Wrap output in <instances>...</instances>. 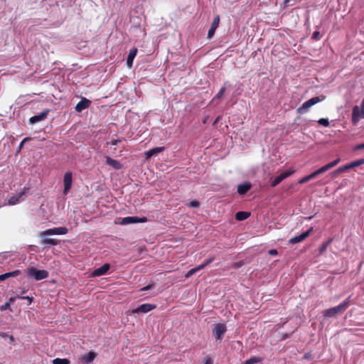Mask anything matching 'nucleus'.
<instances>
[{
  "label": "nucleus",
  "mask_w": 364,
  "mask_h": 364,
  "mask_svg": "<svg viewBox=\"0 0 364 364\" xmlns=\"http://www.w3.org/2000/svg\"><path fill=\"white\" fill-rule=\"evenodd\" d=\"M331 242V240H328V241L323 243L322 245L319 248V252L321 253L324 252L326 250L327 247L328 246V245L330 244Z\"/></svg>",
  "instance_id": "obj_33"
},
{
  "label": "nucleus",
  "mask_w": 364,
  "mask_h": 364,
  "mask_svg": "<svg viewBox=\"0 0 364 364\" xmlns=\"http://www.w3.org/2000/svg\"><path fill=\"white\" fill-rule=\"evenodd\" d=\"M350 306V297L347 298L339 305L326 309L323 311V316L326 318L333 317L337 314H343Z\"/></svg>",
  "instance_id": "obj_2"
},
{
  "label": "nucleus",
  "mask_w": 364,
  "mask_h": 364,
  "mask_svg": "<svg viewBox=\"0 0 364 364\" xmlns=\"http://www.w3.org/2000/svg\"><path fill=\"white\" fill-rule=\"evenodd\" d=\"M200 205V203L198 200H192L188 204V206L190 208H198Z\"/></svg>",
  "instance_id": "obj_35"
},
{
  "label": "nucleus",
  "mask_w": 364,
  "mask_h": 364,
  "mask_svg": "<svg viewBox=\"0 0 364 364\" xmlns=\"http://www.w3.org/2000/svg\"><path fill=\"white\" fill-rule=\"evenodd\" d=\"M97 355L95 351L91 350L85 355H80L78 360L82 364H90L95 359Z\"/></svg>",
  "instance_id": "obj_10"
},
{
  "label": "nucleus",
  "mask_w": 364,
  "mask_h": 364,
  "mask_svg": "<svg viewBox=\"0 0 364 364\" xmlns=\"http://www.w3.org/2000/svg\"><path fill=\"white\" fill-rule=\"evenodd\" d=\"M219 23H220V16H219V15H217L214 17L213 21L211 23L210 28L208 31V38H211L214 36L215 30L217 29V28L219 26Z\"/></svg>",
  "instance_id": "obj_13"
},
{
  "label": "nucleus",
  "mask_w": 364,
  "mask_h": 364,
  "mask_svg": "<svg viewBox=\"0 0 364 364\" xmlns=\"http://www.w3.org/2000/svg\"><path fill=\"white\" fill-rule=\"evenodd\" d=\"M21 299H26L28 301V305H30L33 301V296H22L21 297H18Z\"/></svg>",
  "instance_id": "obj_36"
},
{
  "label": "nucleus",
  "mask_w": 364,
  "mask_h": 364,
  "mask_svg": "<svg viewBox=\"0 0 364 364\" xmlns=\"http://www.w3.org/2000/svg\"><path fill=\"white\" fill-rule=\"evenodd\" d=\"M262 360V358L260 357L252 356L250 358L245 360L243 364H255L257 363H259Z\"/></svg>",
  "instance_id": "obj_25"
},
{
  "label": "nucleus",
  "mask_w": 364,
  "mask_h": 364,
  "mask_svg": "<svg viewBox=\"0 0 364 364\" xmlns=\"http://www.w3.org/2000/svg\"><path fill=\"white\" fill-rule=\"evenodd\" d=\"M21 296H21V295H17L16 297H17V298H18V297H21Z\"/></svg>",
  "instance_id": "obj_50"
},
{
  "label": "nucleus",
  "mask_w": 364,
  "mask_h": 364,
  "mask_svg": "<svg viewBox=\"0 0 364 364\" xmlns=\"http://www.w3.org/2000/svg\"><path fill=\"white\" fill-rule=\"evenodd\" d=\"M156 306L155 304H143L140 305L138 308L133 310L134 314H139V313H147L154 309H156Z\"/></svg>",
  "instance_id": "obj_12"
},
{
  "label": "nucleus",
  "mask_w": 364,
  "mask_h": 364,
  "mask_svg": "<svg viewBox=\"0 0 364 364\" xmlns=\"http://www.w3.org/2000/svg\"><path fill=\"white\" fill-rule=\"evenodd\" d=\"M241 265L242 264L240 263H236V264H234V267H241Z\"/></svg>",
  "instance_id": "obj_47"
},
{
  "label": "nucleus",
  "mask_w": 364,
  "mask_h": 364,
  "mask_svg": "<svg viewBox=\"0 0 364 364\" xmlns=\"http://www.w3.org/2000/svg\"><path fill=\"white\" fill-rule=\"evenodd\" d=\"M28 139H29V138L26 137V138H25V139H23L22 140V141L21 142V144H20V145H19V149H21V148L23 147V144H24L26 141H28Z\"/></svg>",
  "instance_id": "obj_45"
},
{
  "label": "nucleus",
  "mask_w": 364,
  "mask_h": 364,
  "mask_svg": "<svg viewBox=\"0 0 364 364\" xmlns=\"http://www.w3.org/2000/svg\"><path fill=\"white\" fill-rule=\"evenodd\" d=\"M215 258L214 257H212V258H210V259H206L203 264H201L200 265L198 266V267L200 268V269H203L205 267H206L207 265L210 264L211 262H213L214 261Z\"/></svg>",
  "instance_id": "obj_30"
},
{
  "label": "nucleus",
  "mask_w": 364,
  "mask_h": 364,
  "mask_svg": "<svg viewBox=\"0 0 364 364\" xmlns=\"http://www.w3.org/2000/svg\"><path fill=\"white\" fill-rule=\"evenodd\" d=\"M295 172L294 168H290L286 171H284L277 177L274 178H271L270 180V186L271 187H275L279 185L283 180L289 177Z\"/></svg>",
  "instance_id": "obj_4"
},
{
  "label": "nucleus",
  "mask_w": 364,
  "mask_h": 364,
  "mask_svg": "<svg viewBox=\"0 0 364 364\" xmlns=\"http://www.w3.org/2000/svg\"><path fill=\"white\" fill-rule=\"evenodd\" d=\"M122 139H124L123 138L122 139H114V140H112V141H110L109 144L112 146H114V145H117L119 142L122 141Z\"/></svg>",
  "instance_id": "obj_41"
},
{
  "label": "nucleus",
  "mask_w": 364,
  "mask_h": 364,
  "mask_svg": "<svg viewBox=\"0 0 364 364\" xmlns=\"http://www.w3.org/2000/svg\"><path fill=\"white\" fill-rule=\"evenodd\" d=\"M313 228H311L310 229H309L308 230H306V232H302L301 235H298V236H296V237H294L292 238H291L289 241V242L290 244H296V243H298V242H302L303 240H304L307 237H309V235H310L311 232L312 231Z\"/></svg>",
  "instance_id": "obj_11"
},
{
  "label": "nucleus",
  "mask_w": 364,
  "mask_h": 364,
  "mask_svg": "<svg viewBox=\"0 0 364 364\" xmlns=\"http://www.w3.org/2000/svg\"><path fill=\"white\" fill-rule=\"evenodd\" d=\"M110 265L108 263L104 264L102 267L95 269L92 275L93 277H99L105 274L107 271L109 269Z\"/></svg>",
  "instance_id": "obj_15"
},
{
  "label": "nucleus",
  "mask_w": 364,
  "mask_h": 364,
  "mask_svg": "<svg viewBox=\"0 0 364 364\" xmlns=\"http://www.w3.org/2000/svg\"><path fill=\"white\" fill-rule=\"evenodd\" d=\"M269 254L270 255H277L278 254V252L277 250L272 249L269 250Z\"/></svg>",
  "instance_id": "obj_43"
},
{
  "label": "nucleus",
  "mask_w": 364,
  "mask_h": 364,
  "mask_svg": "<svg viewBox=\"0 0 364 364\" xmlns=\"http://www.w3.org/2000/svg\"><path fill=\"white\" fill-rule=\"evenodd\" d=\"M21 274V271L18 269L14 270L11 272H7L0 275V282H3L10 277H17Z\"/></svg>",
  "instance_id": "obj_21"
},
{
  "label": "nucleus",
  "mask_w": 364,
  "mask_h": 364,
  "mask_svg": "<svg viewBox=\"0 0 364 364\" xmlns=\"http://www.w3.org/2000/svg\"><path fill=\"white\" fill-rule=\"evenodd\" d=\"M16 299H17V297H15V296L11 297L7 302H10V305H11L16 301Z\"/></svg>",
  "instance_id": "obj_46"
},
{
  "label": "nucleus",
  "mask_w": 364,
  "mask_h": 364,
  "mask_svg": "<svg viewBox=\"0 0 364 364\" xmlns=\"http://www.w3.org/2000/svg\"><path fill=\"white\" fill-rule=\"evenodd\" d=\"M312 39L315 41H318L320 39V32L318 31H316L312 34Z\"/></svg>",
  "instance_id": "obj_38"
},
{
  "label": "nucleus",
  "mask_w": 364,
  "mask_h": 364,
  "mask_svg": "<svg viewBox=\"0 0 364 364\" xmlns=\"http://www.w3.org/2000/svg\"><path fill=\"white\" fill-rule=\"evenodd\" d=\"M289 1H290V0H284V3H285V4H287V3H289Z\"/></svg>",
  "instance_id": "obj_49"
},
{
  "label": "nucleus",
  "mask_w": 364,
  "mask_h": 364,
  "mask_svg": "<svg viewBox=\"0 0 364 364\" xmlns=\"http://www.w3.org/2000/svg\"><path fill=\"white\" fill-rule=\"evenodd\" d=\"M317 176H318V174L317 173V171H314L313 173H311V174L308 175V176H306L304 177H303L302 178H301L298 183L299 184H303V183H305L308 181H309L310 180L316 178Z\"/></svg>",
  "instance_id": "obj_22"
},
{
  "label": "nucleus",
  "mask_w": 364,
  "mask_h": 364,
  "mask_svg": "<svg viewBox=\"0 0 364 364\" xmlns=\"http://www.w3.org/2000/svg\"><path fill=\"white\" fill-rule=\"evenodd\" d=\"M26 291H27V290H26V289H23V290L22 291L21 294H26Z\"/></svg>",
  "instance_id": "obj_48"
},
{
  "label": "nucleus",
  "mask_w": 364,
  "mask_h": 364,
  "mask_svg": "<svg viewBox=\"0 0 364 364\" xmlns=\"http://www.w3.org/2000/svg\"><path fill=\"white\" fill-rule=\"evenodd\" d=\"M250 215L249 212L239 211L235 215V219L239 221L245 220L247 219Z\"/></svg>",
  "instance_id": "obj_23"
},
{
  "label": "nucleus",
  "mask_w": 364,
  "mask_h": 364,
  "mask_svg": "<svg viewBox=\"0 0 364 364\" xmlns=\"http://www.w3.org/2000/svg\"><path fill=\"white\" fill-rule=\"evenodd\" d=\"M252 188V184L250 182H245L237 186V193L239 195H245Z\"/></svg>",
  "instance_id": "obj_17"
},
{
  "label": "nucleus",
  "mask_w": 364,
  "mask_h": 364,
  "mask_svg": "<svg viewBox=\"0 0 364 364\" xmlns=\"http://www.w3.org/2000/svg\"><path fill=\"white\" fill-rule=\"evenodd\" d=\"M204 364H213V360L210 358L205 359Z\"/></svg>",
  "instance_id": "obj_44"
},
{
  "label": "nucleus",
  "mask_w": 364,
  "mask_h": 364,
  "mask_svg": "<svg viewBox=\"0 0 364 364\" xmlns=\"http://www.w3.org/2000/svg\"><path fill=\"white\" fill-rule=\"evenodd\" d=\"M10 302H6L4 305L0 306V310L1 311H6L10 307Z\"/></svg>",
  "instance_id": "obj_39"
},
{
  "label": "nucleus",
  "mask_w": 364,
  "mask_h": 364,
  "mask_svg": "<svg viewBox=\"0 0 364 364\" xmlns=\"http://www.w3.org/2000/svg\"><path fill=\"white\" fill-rule=\"evenodd\" d=\"M137 53V48H132L129 53V55L127 56V65L129 68H131L133 65V60Z\"/></svg>",
  "instance_id": "obj_19"
},
{
  "label": "nucleus",
  "mask_w": 364,
  "mask_h": 364,
  "mask_svg": "<svg viewBox=\"0 0 364 364\" xmlns=\"http://www.w3.org/2000/svg\"><path fill=\"white\" fill-rule=\"evenodd\" d=\"M360 118H364V109H361L358 106H355L352 112V122L356 124Z\"/></svg>",
  "instance_id": "obj_9"
},
{
  "label": "nucleus",
  "mask_w": 364,
  "mask_h": 364,
  "mask_svg": "<svg viewBox=\"0 0 364 364\" xmlns=\"http://www.w3.org/2000/svg\"><path fill=\"white\" fill-rule=\"evenodd\" d=\"M340 161H341L340 158H338L336 160L328 163V166H330V168H331L336 166L340 162Z\"/></svg>",
  "instance_id": "obj_37"
},
{
  "label": "nucleus",
  "mask_w": 364,
  "mask_h": 364,
  "mask_svg": "<svg viewBox=\"0 0 364 364\" xmlns=\"http://www.w3.org/2000/svg\"><path fill=\"white\" fill-rule=\"evenodd\" d=\"M364 164V159H360L349 164L350 168H353Z\"/></svg>",
  "instance_id": "obj_26"
},
{
  "label": "nucleus",
  "mask_w": 364,
  "mask_h": 364,
  "mask_svg": "<svg viewBox=\"0 0 364 364\" xmlns=\"http://www.w3.org/2000/svg\"><path fill=\"white\" fill-rule=\"evenodd\" d=\"M360 149H364V143L357 144L353 149V151H358Z\"/></svg>",
  "instance_id": "obj_40"
},
{
  "label": "nucleus",
  "mask_w": 364,
  "mask_h": 364,
  "mask_svg": "<svg viewBox=\"0 0 364 364\" xmlns=\"http://www.w3.org/2000/svg\"><path fill=\"white\" fill-rule=\"evenodd\" d=\"M26 274L28 277H33L36 281L46 279L49 276L48 271L37 269L33 267L27 268Z\"/></svg>",
  "instance_id": "obj_3"
},
{
  "label": "nucleus",
  "mask_w": 364,
  "mask_h": 364,
  "mask_svg": "<svg viewBox=\"0 0 364 364\" xmlns=\"http://www.w3.org/2000/svg\"><path fill=\"white\" fill-rule=\"evenodd\" d=\"M73 174L71 172H66L63 177L64 189L63 193L66 195L72 187Z\"/></svg>",
  "instance_id": "obj_8"
},
{
  "label": "nucleus",
  "mask_w": 364,
  "mask_h": 364,
  "mask_svg": "<svg viewBox=\"0 0 364 364\" xmlns=\"http://www.w3.org/2000/svg\"><path fill=\"white\" fill-rule=\"evenodd\" d=\"M68 228L65 227L53 228L44 230L40 233V237L43 238L41 240L42 245H57L59 240L53 238H44L47 235H65L68 233Z\"/></svg>",
  "instance_id": "obj_1"
},
{
  "label": "nucleus",
  "mask_w": 364,
  "mask_h": 364,
  "mask_svg": "<svg viewBox=\"0 0 364 364\" xmlns=\"http://www.w3.org/2000/svg\"><path fill=\"white\" fill-rule=\"evenodd\" d=\"M329 169H331L330 166H328V164H327L325 166L317 169L316 171H317V173L319 175V174L325 173L326 171H327Z\"/></svg>",
  "instance_id": "obj_29"
},
{
  "label": "nucleus",
  "mask_w": 364,
  "mask_h": 364,
  "mask_svg": "<svg viewBox=\"0 0 364 364\" xmlns=\"http://www.w3.org/2000/svg\"><path fill=\"white\" fill-rule=\"evenodd\" d=\"M318 123L320 125H322L323 127H328L329 126V121L328 119L326 118H321L318 121Z\"/></svg>",
  "instance_id": "obj_32"
},
{
  "label": "nucleus",
  "mask_w": 364,
  "mask_h": 364,
  "mask_svg": "<svg viewBox=\"0 0 364 364\" xmlns=\"http://www.w3.org/2000/svg\"><path fill=\"white\" fill-rule=\"evenodd\" d=\"M106 164L112 166L115 170H119L122 168V164L117 160L112 159L110 156H106Z\"/></svg>",
  "instance_id": "obj_18"
},
{
  "label": "nucleus",
  "mask_w": 364,
  "mask_h": 364,
  "mask_svg": "<svg viewBox=\"0 0 364 364\" xmlns=\"http://www.w3.org/2000/svg\"><path fill=\"white\" fill-rule=\"evenodd\" d=\"M165 148L164 146L153 148L145 153L146 159H149L151 156L164 151Z\"/></svg>",
  "instance_id": "obj_20"
},
{
  "label": "nucleus",
  "mask_w": 364,
  "mask_h": 364,
  "mask_svg": "<svg viewBox=\"0 0 364 364\" xmlns=\"http://www.w3.org/2000/svg\"><path fill=\"white\" fill-rule=\"evenodd\" d=\"M23 194V193H21L18 195L13 196L9 199L8 203L9 205H16V203H19L20 199Z\"/></svg>",
  "instance_id": "obj_24"
},
{
  "label": "nucleus",
  "mask_w": 364,
  "mask_h": 364,
  "mask_svg": "<svg viewBox=\"0 0 364 364\" xmlns=\"http://www.w3.org/2000/svg\"><path fill=\"white\" fill-rule=\"evenodd\" d=\"M91 104V102L86 99V98H82L75 106V109L76 110V112H82V110L88 108L90 107Z\"/></svg>",
  "instance_id": "obj_16"
},
{
  "label": "nucleus",
  "mask_w": 364,
  "mask_h": 364,
  "mask_svg": "<svg viewBox=\"0 0 364 364\" xmlns=\"http://www.w3.org/2000/svg\"><path fill=\"white\" fill-rule=\"evenodd\" d=\"M227 327L224 323L216 324L213 329V334L216 340L220 341L223 334L226 332Z\"/></svg>",
  "instance_id": "obj_6"
},
{
  "label": "nucleus",
  "mask_w": 364,
  "mask_h": 364,
  "mask_svg": "<svg viewBox=\"0 0 364 364\" xmlns=\"http://www.w3.org/2000/svg\"><path fill=\"white\" fill-rule=\"evenodd\" d=\"M49 113V109H46L41 112L40 114L33 116L30 118L29 122L31 124H35L38 122L44 120Z\"/></svg>",
  "instance_id": "obj_14"
},
{
  "label": "nucleus",
  "mask_w": 364,
  "mask_h": 364,
  "mask_svg": "<svg viewBox=\"0 0 364 364\" xmlns=\"http://www.w3.org/2000/svg\"><path fill=\"white\" fill-rule=\"evenodd\" d=\"M349 169H350V166H349V164H348L344 165V166H341L338 168H337L334 171V173L335 174L341 173L345 172V171H348Z\"/></svg>",
  "instance_id": "obj_28"
},
{
  "label": "nucleus",
  "mask_w": 364,
  "mask_h": 364,
  "mask_svg": "<svg viewBox=\"0 0 364 364\" xmlns=\"http://www.w3.org/2000/svg\"><path fill=\"white\" fill-rule=\"evenodd\" d=\"M199 270H200V269L198 267L191 269L189 271L187 272L185 277L186 278H188V277H191V275H193V274L196 273Z\"/></svg>",
  "instance_id": "obj_31"
},
{
  "label": "nucleus",
  "mask_w": 364,
  "mask_h": 364,
  "mask_svg": "<svg viewBox=\"0 0 364 364\" xmlns=\"http://www.w3.org/2000/svg\"><path fill=\"white\" fill-rule=\"evenodd\" d=\"M53 364H70V360L66 358H55L53 360Z\"/></svg>",
  "instance_id": "obj_27"
},
{
  "label": "nucleus",
  "mask_w": 364,
  "mask_h": 364,
  "mask_svg": "<svg viewBox=\"0 0 364 364\" xmlns=\"http://www.w3.org/2000/svg\"><path fill=\"white\" fill-rule=\"evenodd\" d=\"M147 222V218L146 217L139 218L137 216H127L123 218L122 221L120 222L121 225H129L132 223H146Z\"/></svg>",
  "instance_id": "obj_7"
},
{
  "label": "nucleus",
  "mask_w": 364,
  "mask_h": 364,
  "mask_svg": "<svg viewBox=\"0 0 364 364\" xmlns=\"http://www.w3.org/2000/svg\"><path fill=\"white\" fill-rule=\"evenodd\" d=\"M226 88L225 87H222L220 88V90H219V92H218V94L215 95V98H217V99H220L223 97V95H224V92L225 91Z\"/></svg>",
  "instance_id": "obj_34"
},
{
  "label": "nucleus",
  "mask_w": 364,
  "mask_h": 364,
  "mask_svg": "<svg viewBox=\"0 0 364 364\" xmlns=\"http://www.w3.org/2000/svg\"><path fill=\"white\" fill-rule=\"evenodd\" d=\"M154 286L153 284H148L147 286L146 287H144L143 288H141L140 290L141 291H147V290H149L152 288V287Z\"/></svg>",
  "instance_id": "obj_42"
},
{
  "label": "nucleus",
  "mask_w": 364,
  "mask_h": 364,
  "mask_svg": "<svg viewBox=\"0 0 364 364\" xmlns=\"http://www.w3.org/2000/svg\"><path fill=\"white\" fill-rule=\"evenodd\" d=\"M323 99H321L319 97H314L311 98L310 100L306 101L303 105L297 109V112L299 114H303L306 112L309 108L311 106L320 102Z\"/></svg>",
  "instance_id": "obj_5"
}]
</instances>
